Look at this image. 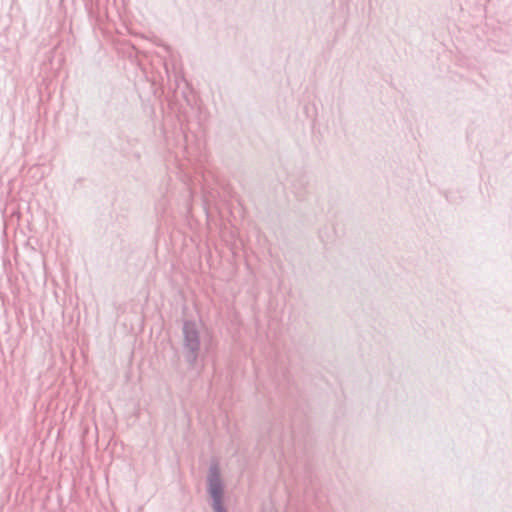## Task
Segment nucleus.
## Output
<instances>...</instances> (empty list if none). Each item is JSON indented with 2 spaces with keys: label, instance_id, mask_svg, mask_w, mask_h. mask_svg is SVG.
<instances>
[{
  "label": "nucleus",
  "instance_id": "1",
  "mask_svg": "<svg viewBox=\"0 0 512 512\" xmlns=\"http://www.w3.org/2000/svg\"><path fill=\"white\" fill-rule=\"evenodd\" d=\"M183 356L189 369H195L201 354V337L198 324L193 320H185L182 325Z\"/></svg>",
  "mask_w": 512,
  "mask_h": 512
},
{
  "label": "nucleus",
  "instance_id": "2",
  "mask_svg": "<svg viewBox=\"0 0 512 512\" xmlns=\"http://www.w3.org/2000/svg\"><path fill=\"white\" fill-rule=\"evenodd\" d=\"M208 492L212 499L214 512H227L223 504L224 488L220 477V470L217 464H211L209 467Z\"/></svg>",
  "mask_w": 512,
  "mask_h": 512
}]
</instances>
